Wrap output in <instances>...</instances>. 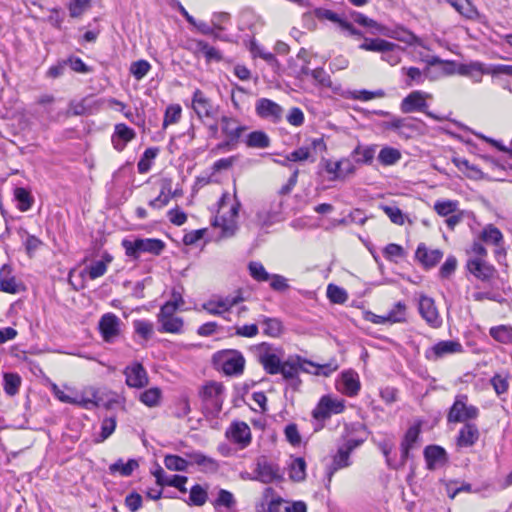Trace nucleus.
I'll list each match as a JSON object with an SVG mask.
<instances>
[{"mask_svg": "<svg viewBox=\"0 0 512 512\" xmlns=\"http://www.w3.org/2000/svg\"><path fill=\"white\" fill-rule=\"evenodd\" d=\"M459 74L471 77L475 82H480L484 74H490V69H486L480 62H471L459 67Z\"/></svg>", "mask_w": 512, "mask_h": 512, "instance_id": "31", "label": "nucleus"}, {"mask_svg": "<svg viewBox=\"0 0 512 512\" xmlns=\"http://www.w3.org/2000/svg\"><path fill=\"white\" fill-rule=\"evenodd\" d=\"M388 322L391 324L405 323L407 321V306L404 302H397L387 314Z\"/></svg>", "mask_w": 512, "mask_h": 512, "instance_id": "47", "label": "nucleus"}, {"mask_svg": "<svg viewBox=\"0 0 512 512\" xmlns=\"http://www.w3.org/2000/svg\"><path fill=\"white\" fill-rule=\"evenodd\" d=\"M164 465L171 471H186L189 466V461L178 455H166L164 458Z\"/></svg>", "mask_w": 512, "mask_h": 512, "instance_id": "53", "label": "nucleus"}, {"mask_svg": "<svg viewBox=\"0 0 512 512\" xmlns=\"http://www.w3.org/2000/svg\"><path fill=\"white\" fill-rule=\"evenodd\" d=\"M160 324L159 331L165 333H180L183 328V320L177 316L162 317L157 319Z\"/></svg>", "mask_w": 512, "mask_h": 512, "instance_id": "39", "label": "nucleus"}, {"mask_svg": "<svg viewBox=\"0 0 512 512\" xmlns=\"http://www.w3.org/2000/svg\"><path fill=\"white\" fill-rule=\"evenodd\" d=\"M248 270L250 276L258 281V282H266L270 279L271 274H269L262 263L252 261L248 264Z\"/></svg>", "mask_w": 512, "mask_h": 512, "instance_id": "55", "label": "nucleus"}, {"mask_svg": "<svg viewBox=\"0 0 512 512\" xmlns=\"http://www.w3.org/2000/svg\"><path fill=\"white\" fill-rule=\"evenodd\" d=\"M281 370L279 373L282 375L283 379L289 381L294 389H297L301 384V380L299 378V371L303 369L301 364V358H289L284 361L281 365Z\"/></svg>", "mask_w": 512, "mask_h": 512, "instance_id": "19", "label": "nucleus"}, {"mask_svg": "<svg viewBox=\"0 0 512 512\" xmlns=\"http://www.w3.org/2000/svg\"><path fill=\"white\" fill-rule=\"evenodd\" d=\"M381 209L389 217L392 223L397 225H403L405 223V216L398 207L382 205Z\"/></svg>", "mask_w": 512, "mask_h": 512, "instance_id": "64", "label": "nucleus"}, {"mask_svg": "<svg viewBox=\"0 0 512 512\" xmlns=\"http://www.w3.org/2000/svg\"><path fill=\"white\" fill-rule=\"evenodd\" d=\"M255 110L259 117L269 119L273 122H278L282 118V107L267 98L257 100Z\"/></svg>", "mask_w": 512, "mask_h": 512, "instance_id": "18", "label": "nucleus"}, {"mask_svg": "<svg viewBox=\"0 0 512 512\" xmlns=\"http://www.w3.org/2000/svg\"><path fill=\"white\" fill-rule=\"evenodd\" d=\"M195 53L202 54L207 62H219L223 58L221 52L218 49H216L213 46H210L207 42L203 40L195 41Z\"/></svg>", "mask_w": 512, "mask_h": 512, "instance_id": "34", "label": "nucleus"}, {"mask_svg": "<svg viewBox=\"0 0 512 512\" xmlns=\"http://www.w3.org/2000/svg\"><path fill=\"white\" fill-rule=\"evenodd\" d=\"M135 332L144 340H149L154 332V325L147 320H135L133 322Z\"/></svg>", "mask_w": 512, "mask_h": 512, "instance_id": "57", "label": "nucleus"}, {"mask_svg": "<svg viewBox=\"0 0 512 512\" xmlns=\"http://www.w3.org/2000/svg\"><path fill=\"white\" fill-rule=\"evenodd\" d=\"M479 239L486 244L499 246L503 242V234L496 226L488 224L481 231Z\"/></svg>", "mask_w": 512, "mask_h": 512, "instance_id": "35", "label": "nucleus"}, {"mask_svg": "<svg viewBox=\"0 0 512 512\" xmlns=\"http://www.w3.org/2000/svg\"><path fill=\"white\" fill-rule=\"evenodd\" d=\"M11 267L7 264L0 269V290L6 293L15 294L18 292V285L14 276H10Z\"/></svg>", "mask_w": 512, "mask_h": 512, "instance_id": "33", "label": "nucleus"}, {"mask_svg": "<svg viewBox=\"0 0 512 512\" xmlns=\"http://www.w3.org/2000/svg\"><path fill=\"white\" fill-rule=\"evenodd\" d=\"M424 458L427 468L435 470L448 461V456L444 448L438 445H429L424 449Z\"/></svg>", "mask_w": 512, "mask_h": 512, "instance_id": "24", "label": "nucleus"}, {"mask_svg": "<svg viewBox=\"0 0 512 512\" xmlns=\"http://www.w3.org/2000/svg\"><path fill=\"white\" fill-rule=\"evenodd\" d=\"M159 149L156 147L147 148L137 163L140 174H145L151 169L152 161L157 157Z\"/></svg>", "mask_w": 512, "mask_h": 512, "instance_id": "46", "label": "nucleus"}, {"mask_svg": "<svg viewBox=\"0 0 512 512\" xmlns=\"http://www.w3.org/2000/svg\"><path fill=\"white\" fill-rule=\"evenodd\" d=\"M390 38L404 42L408 45H414L420 42L418 36L404 27L393 28Z\"/></svg>", "mask_w": 512, "mask_h": 512, "instance_id": "49", "label": "nucleus"}, {"mask_svg": "<svg viewBox=\"0 0 512 512\" xmlns=\"http://www.w3.org/2000/svg\"><path fill=\"white\" fill-rule=\"evenodd\" d=\"M99 330L106 342H113L120 334V319L113 313L104 314L99 321Z\"/></svg>", "mask_w": 512, "mask_h": 512, "instance_id": "17", "label": "nucleus"}, {"mask_svg": "<svg viewBox=\"0 0 512 512\" xmlns=\"http://www.w3.org/2000/svg\"><path fill=\"white\" fill-rule=\"evenodd\" d=\"M136 137L135 131L124 123L115 125L114 133L111 136V142L115 150L121 152L125 149L128 142Z\"/></svg>", "mask_w": 512, "mask_h": 512, "instance_id": "21", "label": "nucleus"}, {"mask_svg": "<svg viewBox=\"0 0 512 512\" xmlns=\"http://www.w3.org/2000/svg\"><path fill=\"white\" fill-rule=\"evenodd\" d=\"M14 198L17 201V208L21 212H26L31 209L34 198L30 191L23 187H17L14 190Z\"/></svg>", "mask_w": 512, "mask_h": 512, "instance_id": "38", "label": "nucleus"}, {"mask_svg": "<svg viewBox=\"0 0 512 512\" xmlns=\"http://www.w3.org/2000/svg\"><path fill=\"white\" fill-rule=\"evenodd\" d=\"M243 301L244 298L239 293L236 296H227L218 300H210L203 305V309H205L211 315H222Z\"/></svg>", "mask_w": 512, "mask_h": 512, "instance_id": "16", "label": "nucleus"}, {"mask_svg": "<svg viewBox=\"0 0 512 512\" xmlns=\"http://www.w3.org/2000/svg\"><path fill=\"white\" fill-rule=\"evenodd\" d=\"M327 297L332 303L342 304L347 300L348 296L343 288L329 284L327 287Z\"/></svg>", "mask_w": 512, "mask_h": 512, "instance_id": "61", "label": "nucleus"}, {"mask_svg": "<svg viewBox=\"0 0 512 512\" xmlns=\"http://www.w3.org/2000/svg\"><path fill=\"white\" fill-rule=\"evenodd\" d=\"M212 225L214 227L221 228L220 236L222 238L232 237L238 229L237 222L235 219H227L225 217H215L214 221L212 222Z\"/></svg>", "mask_w": 512, "mask_h": 512, "instance_id": "40", "label": "nucleus"}, {"mask_svg": "<svg viewBox=\"0 0 512 512\" xmlns=\"http://www.w3.org/2000/svg\"><path fill=\"white\" fill-rule=\"evenodd\" d=\"M254 472L256 474L254 479L264 484H269L282 479L280 467L277 464L268 461L265 456H261L257 459Z\"/></svg>", "mask_w": 512, "mask_h": 512, "instance_id": "6", "label": "nucleus"}, {"mask_svg": "<svg viewBox=\"0 0 512 512\" xmlns=\"http://www.w3.org/2000/svg\"><path fill=\"white\" fill-rule=\"evenodd\" d=\"M21 385V378L16 373H5L4 374V390L6 394L14 396L18 393Z\"/></svg>", "mask_w": 512, "mask_h": 512, "instance_id": "56", "label": "nucleus"}, {"mask_svg": "<svg viewBox=\"0 0 512 512\" xmlns=\"http://www.w3.org/2000/svg\"><path fill=\"white\" fill-rule=\"evenodd\" d=\"M75 405L84 409H93L95 407L104 406L110 409L112 404L116 401L109 400L103 402L102 397L99 396V391L95 387H86L80 394L75 395Z\"/></svg>", "mask_w": 512, "mask_h": 512, "instance_id": "8", "label": "nucleus"}, {"mask_svg": "<svg viewBox=\"0 0 512 512\" xmlns=\"http://www.w3.org/2000/svg\"><path fill=\"white\" fill-rule=\"evenodd\" d=\"M123 373L126 377V384L131 388L141 389L149 383L147 372L139 362H134L127 366Z\"/></svg>", "mask_w": 512, "mask_h": 512, "instance_id": "15", "label": "nucleus"}, {"mask_svg": "<svg viewBox=\"0 0 512 512\" xmlns=\"http://www.w3.org/2000/svg\"><path fill=\"white\" fill-rule=\"evenodd\" d=\"M447 2L468 19H474L478 15L477 9L470 0H447Z\"/></svg>", "mask_w": 512, "mask_h": 512, "instance_id": "42", "label": "nucleus"}, {"mask_svg": "<svg viewBox=\"0 0 512 512\" xmlns=\"http://www.w3.org/2000/svg\"><path fill=\"white\" fill-rule=\"evenodd\" d=\"M345 409V401L342 399L332 398L328 395L321 397L317 406L312 411V416L317 421H325L332 414H340Z\"/></svg>", "mask_w": 512, "mask_h": 512, "instance_id": "5", "label": "nucleus"}, {"mask_svg": "<svg viewBox=\"0 0 512 512\" xmlns=\"http://www.w3.org/2000/svg\"><path fill=\"white\" fill-rule=\"evenodd\" d=\"M400 158V151L392 147H384L378 154V160L383 165H393L398 162Z\"/></svg>", "mask_w": 512, "mask_h": 512, "instance_id": "52", "label": "nucleus"}, {"mask_svg": "<svg viewBox=\"0 0 512 512\" xmlns=\"http://www.w3.org/2000/svg\"><path fill=\"white\" fill-rule=\"evenodd\" d=\"M393 47H396L395 43L381 38H365L364 42L359 46L362 50L379 52L381 54L387 52V50H391Z\"/></svg>", "mask_w": 512, "mask_h": 512, "instance_id": "32", "label": "nucleus"}, {"mask_svg": "<svg viewBox=\"0 0 512 512\" xmlns=\"http://www.w3.org/2000/svg\"><path fill=\"white\" fill-rule=\"evenodd\" d=\"M170 200H171L170 183L166 182L162 186L160 194L156 198L149 201V206L153 209H161V208L165 207L166 205H168Z\"/></svg>", "mask_w": 512, "mask_h": 512, "instance_id": "54", "label": "nucleus"}, {"mask_svg": "<svg viewBox=\"0 0 512 512\" xmlns=\"http://www.w3.org/2000/svg\"><path fill=\"white\" fill-rule=\"evenodd\" d=\"M211 503L216 510L221 508L231 510L236 506V499L230 491L219 489L217 497Z\"/></svg>", "mask_w": 512, "mask_h": 512, "instance_id": "36", "label": "nucleus"}, {"mask_svg": "<svg viewBox=\"0 0 512 512\" xmlns=\"http://www.w3.org/2000/svg\"><path fill=\"white\" fill-rule=\"evenodd\" d=\"M415 257L424 268L429 269L440 262L443 252L440 249H428L425 244L421 243L417 247Z\"/></svg>", "mask_w": 512, "mask_h": 512, "instance_id": "23", "label": "nucleus"}, {"mask_svg": "<svg viewBox=\"0 0 512 512\" xmlns=\"http://www.w3.org/2000/svg\"><path fill=\"white\" fill-rule=\"evenodd\" d=\"M420 431L421 430L419 425H413L409 427L401 441V446H406L413 449L419 439Z\"/></svg>", "mask_w": 512, "mask_h": 512, "instance_id": "62", "label": "nucleus"}, {"mask_svg": "<svg viewBox=\"0 0 512 512\" xmlns=\"http://www.w3.org/2000/svg\"><path fill=\"white\" fill-rule=\"evenodd\" d=\"M350 454L351 453L349 451H347L343 446H340L338 448L337 453L333 457V463L328 468V471H327L328 483L331 482L334 473L338 469L350 466V460H349Z\"/></svg>", "mask_w": 512, "mask_h": 512, "instance_id": "29", "label": "nucleus"}, {"mask_svg": "<svg viewBox=\"0 0 512 512\" xmlns=\"http://www.w3.org/2000/svg\"><path fill=\"white\" fill-rule=\"evenodd\" d=\"M116 428V418L115 417H107L104 418L101 423V433L99 437L95 440L97 443L104 442L108 437H110Z\"/></svg>", "mask_w": 512, "mask_h": 512, "instance_id": "59", "label": "nucleus"}, {"mask_svg": "<svg viewBox=\"0 0 512 512\" xmlns=\"http://www.w3.org/2000/svg\"><path fill=\"white\" fill-rule=\"evenodd\" d=\"M360 387L361 384L357 372L353 370L342 372L341 379L338 383L339 391L349 397H353L358 394Z\"/></svg>", "mask_w": 512, "mask_h": 512, "instance_id": "22", "label": "nucleus"}, {"mask_svg": "<svg viewBox=\"0 0 512 512\" xmlns=\"http://www.w3.org/2000/svg\"><path fill=\"white\" fill-rule=\"evenodd\" d=\"M227 436L242 448L247 447L251 442V431L245 422H235L231 425Z\"/></svg>", "mask_w": 512, "mask_h": 512, "instance_id": "25", "label": "nucleus"}, {"mask_svg": "<svg viewBox=\"0 0 512 512\" xmlns=\"http://www.w3.org/2000/svg\"><path fill=\"white\" fill-rule=\"evenodd\" d=\"M480 433L475 424L466 423L459 431L457 445L460 447H471L479 439Z\"/></svg>", "mask_w": 512, "mask_h": 512, "instance_id": "28", "label": "nucleus"}, {"mask_svg": "<svg viewBox=\"0 0 512 512\" xmlns=\"http://www.w3.org/2000/svg\"><path fill=\"white\" fill-rule=\"evenodd\" d=\"M153 475L156 479L157 485L163 487V486H171L174 488H177L181 493H186L187 488L185 487V484L188 481V477L183 475H166L165 471L162 467H158L154 472Z\"/></svg>", "mask_w": 512, "mask_h": 512, "instance_id": "20", "label": "nucleus"}, {"mask_svg": "<svg viewBox=\"0 0 512 512\" xmlns=\"http://www.w3.org/2000/svg\"><path fill=\"white\" fill-rule=\"evenodd\" d=\"M248 148L265 149L271 144L269 136L262 130L249 133L243 140Z\"/></svg>", "mask_w": 512, "mask_h": 512, "instance_id": "30", "label": "nucleus"}, {"mask_svg": "<svg viewBox=\"0 0 512 512\" xmlns=\"http://www.w3.org/2000/svg\"><path fill=\"white\" fill-rule=\"evenodd\" d=\"M289 476L293 481H303L306 477V462L302 457L295 458L290 464Z\"/></svg>", "mask_w": 512, "mask_h": 512, "instance_id": "51", "label": "nucleus"}, {"mask_svg": "<svg viewBox=\"0 0 512 512\" xmlns=\"http://www.w3.org/2000/svg\"><path fill=\"white\" fill-rule=\"evenodd\" d=\"M222 370L226 375H239L244 370L245 359L238 351H222L219 354Z\"/></svg>", "mask_w": 512, "mask_h": 512, "instance_id": "14", "label": "nucleus"}, {"mask_svg": "<svg viewBox=\"0 0 512 512\" xmlns=\"http://www.w3.org/2000/svg\"><path fill=\"white\" fill-rule=\"evenodd\" d=\"M192 109L201 120L205 117L214 118L217 114V108L214 107L211 99L200 89H196L193 93Z\"/></svg>", "mask_w": 512, "mask_h": 512, "instance_id": "13", "label": "nucleus"}, {"mask_svg": "<svg viewBox=\"0 0 512 512\" xmlns=\"http://www.w3.org/2000/svg\"><path fill=\"white\" fill-rule=\"evenodd\" d=\"M430 97V94L426 92L420 90L412 91L410 94H408L406 97L402 99L400 109L403 113L406 114L413 112H424L428 117L440 121L442 120L441 117L427 110V99Z\"/></svg>", "mask_w": 512, "mask_h": 512, "instance_id": "2", "label": "nucleus"}, {"mask_svg": "<svg viewBox=\"0 0 512 512\" xmlns=\"http://www.w3.org/2000/svg\"><path fill=\"white\" fill-rule=\"evenodd\" d=\"M268 512H307V506L302 501L289 504L282 498L277 497L269 501Z\"/></svg>", "mask_w": 512, "mask_h": 512, "instance_id": "27", "label": "nucleus"}, {"mask_svg": "<svg viewBox=\"0 0 512 512\" xmlns=\"http://www.w3.org/2000/svg\"><path fill=\"white\" fill-rule=\"evenodd\" d=\"M463 347L459 341L443 340L439 341L425 351V358L429 361H437L447 355L461 353Z\"/></svg>", "mask_w": 512, "mask_h": 512, "instance_id": "9", "label": "nucleus"}, {"mask_svg": "<svg viewBox=\"0 0 512 512\" xmlns=\"http://www.w3.org/2000/svg\"><path fill=\"white\" fill-rule=\"evenodd\" d=\"M151 65L147 60H138L131 64L130 73L136 80H141L150 71Z\"/></svg>", "mask_w": 512, "mask_h": 512, "instance_id": "60", "label": "nucleus"}, {"mask_svg": "<svg viewBox=\"0 0 512 512\" xmlns=\"http://www.w3.org/2000/svg\"><path fill=\"white\" fill-rule=\"evenodd\" d=\"M257 349L259 351L258 360L266 373L270 375L279 374L283 362L276 354L272 353V346L263 342L258 345Z\"/></svg>", "mask_w": 512, "mask_h": 512, "instance_id": "11", "label": "nucleus"}, {"mask_svg": "<svg viewBox=\"0 0 512 512\" xmlns=\"http://www.w3.org/2000/svg\"><path fill=\"white\" fill-rule=\"evenodd\" d=\"M453 163L460 170L466 173V176L472 179H481L483 178L482 171L476 166L469 163L468 160L464 158H453Z\"/></svg>", "mask_w": 512, "mask_h": 512, "instance_id": "45", "label": "nucleus"}, {"mask_svg": "<svg viewBox=\"0 0 512 512\" xmlns=\"http://www.w3.org/2000/svg\"><path fill=\"white\" fill-rule=\"evenodd\" d=\"M458 208V201L453 200H445V201H437L434 204V210L438 215L446 217L455 213Z\"/></svg>", "mask_w": 512, "mask_h": 512, "instance_id": "58", "label": "nucleus"}, {"mask_svg": "<svg viewBox=\"0 0 512 512\" xmlns=\"http://www.w3.org/2000/svg\"><path fill=\"white\" fill-rule=\"evenodd\" d=\"M113 261V256L104 252L102 254L101 260L93 262L91 265L87 266L83 271V274H87L91 280H95L101 276H103L107 272L108 265Z\"/></svg>", "mask_w": 512, "mask_h": 512, "instance_id": "26", "label": "nucleus"}, {"mask_svg": "<svg viewBox=\"0 0 512 512\" xmlns=\"http://www.w3.org/2000/svg\"><path fill=\"white\" fill-rule=\"evenodd\" d=\"M161 397V389L158 387H152L142 392L139 396V400L148 407H156L159 405Z\"/></svg>", "mask_w": 512, "mask_h": 512, "instance_id": "48", "label": "nucleus"}, {"mask_svg": "<svg viewBox=\"0 0 512 512\" xmlns=\"http://www.w3.org/2000/svg\"><path fill=\"white\" fill-rule=\"evenodd\" d=\"M191 463H195L198 466L203 467L205 470L216 471L219 468L217 461L211 457H208L201 452H190L186 454Z\"/></svg>", "mask_w": 512, "mask_h": 512, "instance_id": "37", "label": "nucleus"}, {"mask_svg": "<svg viewBox=\"0 0 512 512\" xmlns=\"http://www.w3.org/2000/svg\"><path fill=\"white\" fill-rule=\"evenodd\" d=\"M208 500L207 489L202 487L200 484H195L191 487L189 498L186 503L189 506H203Z\"/></svg>", "mask_w": 512, "mask_h": 512, "instance_id": "41", "label": "nucleus"}, {"mask_svg": "<svg viewBox=\"0 0 512 512\" xmlns=\"http://www.w3.org/2000/svg\"><path fill=\"white\" fill-rule=\"evenodd\" d=\"M466 269L477 280L484 283H491L497 275L494 265L480 257L469 258L466 262Z\"/></svg>", "mask_w": 512, "mask_h": 512, "instance_id": "4", "label": "nucleus"}, {"mask_svg": "<svg viewBox=\"0 0 512 512\" xmlns=\"http://www.w3.org/2000/svg\"><path fill=\"white\" fill-rule=\"evenodd\" d=\"M222 393L223 386L220 383L210 382L202 387L199 395L207 407L219 412L222 409Z\"/></svg>", "mask_w": 512, "mask_h": 512, "instance_id": "12", "label": "nucleus"}, {"mask_svg": "<svg viewBox=\"0 0 512 512\" xmlns=\"http://www.w3.org/2000/svg\"><path fill=\"white\" fill-rule=\"evenodd\" d=\"M122 247L126 256L137 260L142 253L159 256L165 249V243L156 238H136L134 240H122Z\"/></svg>", "mask_w": 512, "mask_h": 512, "instance_id": "1", "label": "nucleus"}, {"mask_svg": "<svg viewBox=\"0 0 512 512\" xmlns=\"http://www.w3.org/2000/svg\"><path fill=\"white\" fill-rule=\"evenodd\" d=\"M181 107L180 105H170L166 108L163 127L166 128L170 124L177 123L181 117Z\"/></svg>", "mask_w": 512, "mask_h": 512, "instance_id": "63", "label": "nucleus"}, {"mask_svg": "<svg viewBox=\"0 0 512 512\" xmlns=\"http://www.w3.org/2000/svg\"><path fill=\"white\" fill-rule=\"evenodd\" d=\"M137 467L138 462L134 459H130L126 463L119 459L110 465L109 470L111 473L119 472L122 476H130Z\"/></svg>", "mask_w": 512, "mask_h": 512, "instance_id": "50", "label": "nucleus"}, {"mask_svg": "<svg viewBox=\"0 0 512 512\" xmlns=\"http://www.w3.org/2000/svg\"><path fill=\"white\" fill-rule=\"evenodd\" d=\"M418 312L427 325L432 328H439L442 325V318L436 307L433 298L427 295H420L418 300Z\"/></svg>", "mask_w": 512, "mask_h": 512, "instance_id": "7", "label": "nucleus"}, {"mask_svg": "<svg viewBox=\"0 0 512 512\" xmlns=\"http://www.w3.org/2000/svg\"><path fill=\"white\" fill-rule=\"evenodd\" d=\"M467 401V395L461 394L456 396L455 401L450 407L447 415V421L449 423L466 422L478 417V408L473 405H467Z\"/></svg>", "mask_w": 512, "mask_h": 512, "instance_id": "3", "label": "nucleus"}, {"mask_svg": "<svg viewBox=\"0 0 512 512\" xmlns=\"http://www.w3.org/2000/svg\"><path fill=\"white\" fill-rule=\"evenodd\" d=\"M263 326V334L269 337H279L283 331L282 323L277 318L263 316L260 321Z\"/></svg>", "mask_w": 512, "mask_h": 512, "instance_id": "44", "label": "nucleus"}, {"mask_svg": "<svg viewBox=\"0 0 512 512\" xmlns=\"http://www.w3.org/2000/svg\"><path fill=\"white\" fill-rule=\"evenodd\" d=\"M490 336L502 344H512V327L508 325H499L491 327Z\"/></svg>", "mask_w": 512, "mask_h": 512, "instance_id": "43", "label": "nucleus"}, {"mask_svg": "<svg viewBox=\"0 0 512 512\" xmlns=\"http://www.w3.org/2000/svg\"><path fill=\"white\" fill-rule=\"evenodd\" d=\"M219 125L223 137L238 144L242 134L247 130V126L242 124L236 117L228 115H222L219 118Z\"/></svg>", "mask_w": 512, "mask_h": 512, "instance_id": "10", "label": "nucleus"}]
</instances>
